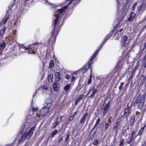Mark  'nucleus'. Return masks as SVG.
Returning <instances> with one entry per match:
<instances>
[{
  "instance_id": "nucleus-9",
  "label": "nucleus",
  "mask_w": 146,
  "mask_h": 146,
  "mask_svg": "<svg viewBox=\"0 0 146 146\" xmlns=\"http://www.w3.org/2000/svg\"><path fill=\"white\" fill-rule=\"evenodd\" d=\"M53 26L54 27L52 29V31L51 33V37L49 38L48 40L50 43H54L55 42L56 37L57 36L58 33V30L57 29L58 27H55L54 26Z\"/></svg>"
},
{
  "instance_id": "nucleus-16",
  "label": "nucleus",
  "mask_w": 146,
  "mask_h": 146,
  "mask_svg": "<svg viewBox=\"0 0 146 146\" xmlns=\"http://www.w3.org/2000/svg\"><path fill=\"white\" fill-rule=\"evenodd\" d=\"M110 107V105L109 103L106 104L105 105L103 106L102 109L103 110V115L104 116L106 113L109 109Z\"/></svg>"
},
{
  "instance_id": "nucleus-13",
  "label": "nucleus",
  "mask_w": 146,
  "mask_h": 146,
  "mask_svg": "<svg viewBox=\"0 0 146 146\" xmlns=\"http://www.w3.org/2000/svg\"><path fill=\"white\" fill-rule=\"evenodd\" d=\"M141 137L140 135H137L135 138L134 137L133 139V141L130 146H135L140 141L141 139Z\"/></svg>"
},
{
  "instance_id": "nucleus-21",
  "label": "nucleus",
  "mask_w": 146,
  "mask_h": 146,
  "mask_svg": "<svg viewBox=\"0 0 146 146\" xmlns=\"http://www.w3.org/2000/svg\"><path fill=\"white\" fill-rule=\"evenodd\" d=\"M135 15H136L135 13L132 11L130 14L129 17L127 19L128 21H133Z\"/></svg>"
},
{
  "instance_id": "nucleus-37",
  "label": "nucleus",
  "mask_w": 146,
  "mask_h": 146,
  "mask_svg": "<svg viewBox=\"0 0 146 146\" xmlns=\"http://www.w3.org/2000/svg\"><path fill=\"white\" fill-rule=\"evenodd\" d=\"M92 63H90V62L89 61L88 63L86 64L85 65L84 67H83L85 68V69H86L87 70H88L89 68L90 67V65L92 64Z\"/></svg>"
},
{
  "instance_id": "nucleus-10",
  "label": "nucleus",
  "mask_w": 146,
  "mask_h": 146,
  "mask_svg": "<svg viewBox=\"0 0 146 146\" xmlns=\"http://www.w3.org/2000/svg\"><path fill=\"white\" fill-rule=\"evenodd\" d=\"M119 8L118 6H117V15H118V19H119V21L121 22L123 19L126 12L125 11L124 9L123 8L122 9L120 12H119Z\"/></svg>"
},
{
  "instance_id": "nucleus-61",
  "label": "nucleus",
  "mask_w": 146,
  "mask_h": 146,
  "mask_svg": "<svg viewBox=\"0 0 146 146\" xmlns=\"http://www.w3.org/2000/svg\"><path fill=\"white\" fill-rule=\"evenodd\" d=\"M135 132V131H133L131 135H130V136H132V137L133 138V136Z\"/></svg>"
},
{
  "instance_id": "nucleus-8",
  "label": "nucleus",
  "mask_w": 146,
  "mask_h": 146,
  "mask_svg": "<svg viewBox=\"0 0 146 146\" xmlns=\"http://www.w3.org/2000/svg\"><path fill=\"white\" fill-rule=\"evenodd\" d=\"M146 94H143L142 95L139 96L136 100L137 104V107L139 109L142 110L145 101Z\"/></svg>"
},
{
  "instance_id": "nucleus-32",
  "label": "nucleus",
  "mask_w": 146,
  "mask_h": 146,
  "mask_svg": "<svg viewBox=\"0 0 146 146\" xmlns=\"http://www.w3.org/2000/svg\"><path fill=\"white\" fill-rule=\"evenodd\" d=\"M54 66V60H52L49 63V68L50 69H52Z\"/></svg>"
},
{
  "instance_id": "nucleus-63",
  "label": "nucleus",
  "mask_w": 146,
  "mask_h": 146,
  "mask_svg": "<svg viewBox=\"0 0 146 146\" xmlns=\"http://www.w3.org/2000/svg\"><path fill=\"white\" fill-rule=\"evenodd\" d=\"M76 113H77V112H74V115H73L72 118V119L71 120H72L73 119V118H74V117L76 115Z\"/></svg>"
},
{
  "instance_id": "nucleus-47",
  "label": "nucleus",
  "mask_w": 146,
  "mask_h": 146,
  "mask_svg": "<svg viewBox=\"0 0 146 146\" xmlns=\"http://www.w3.org/2000/svg\"><path fill=\"white\" fill-rule=\"evenodd\" d=\"M137 4V2H135L133 5L132 7V11H134L135 9V7L136 6Z\"/></svg>"
},
{
  "instance_id": "nucleus-26",
  "label": "nucleus",
  "mask_w": 146,
  "mask_h": 146,
  "mask_svg": "<svg viewBox=\"0 0 146 146\" xmlns=\"http://www.w3.org/2000/svg\"><path fill=\"white\" fill-rule=\"evenodd\" d=\"M124 111V115L125 116L129 115V113L130 108L129 107L126 108L125 109Z\"/></svg>"
},
{
  "instance_id": "nucleus-22",
  "label": "nucleus",
  "mask_w": 146,
  "mask_h": 146,
  "mask_svg": "<svg viewBox=\"0 0 146 146\" xmlns=\"http://www.w3.org/2000/svg\"><path fill=\"white\" fill-rule=\"evenodd\" d=\"M7 40H9L10 44H11L15 42L16 41V39L15 36H12L8 37L7 39Z\"/></svg>"
},
{
  "instance_id": "nucleus-14",
  "label": "nucleus",
  "mask_w": 146,
  "mask_h": 146,
  "mask_svg": "<svg viewBox=\"0 0 146 146\" xmlns=\"http://www.w3.org/2000/svg\"><path fill=\"white\" fill-rule=\"evenodd\" d=\"M40 93L42 94L47 93L48 91L50 90L49 88L47 86H42L39 88Z\"/></svg>"
},
{
  "instance_id": "nucleus-62",
  "label": "nucleus",
  "mask_w": 146,
  "mask_h": 146,
  "mask_svg": "<svg viewBox=\"0 0 146 146\" xmlns=\"http://www.w3.org/2000/svg\"><path fill=\"white\" fill-rule=\"evenodd\" d=\"M63 140V138L62 137L59 140L58 142L59 143H61V142Z\"/></svg>"
},
{
  "instance_id": "nucleus-53",
  "label": "nucleus",
  "mask_w": 146,
  "mask_h": 146,
  "mask_svg": "<svg viewBox=\"0 0 146 146\" xmlns=\"http://www.w3.org/2000/svg\"><path fill=\"white\" fill-rule=\"evenodd\" d=\"M92 81V78H90L88 80V84H89L91 83Z\"/></svg>"
},
{
  "instance_id": "nucleus-48",
  "label": "nucleus",
  "mask_w": 146,
  "mask_h": 146,
  "mask_svg": "<svg viewBox=\"0 0 146 146\" xmlns=\"http://www.w3.org/2000/svg\"><path fill=\"white\" fill-rule=\"evenodd\" d=\"M117 125H114L113 129L114 131L116 132V134H117Z\"/></svg>"
},
{
  "instance_id": "nucleus-27",
  "label": "nucleus",
  "mask_w": 146,
  "mask_h": 146,
  "mask_svg": "<svg viewBox=\"0 0 146 146\" xmlns=\"http://www.w3.org/2000/svg\"><path fill=\"white\" fill-rule=\"evenodd\" d=\"M123 62L120 61L118 62L116 66V68L117 69H121L122 67Z\"/></svg>"
},
{
  "instance_id": "nucleus-5",
  "label": "nucleus",
  "mask_w": 146,
  "mask_h": 146,
  "mask_svg": "<svg viewBox=\"0 0 146 146\" xmlns=\"http://www.w3.org/2000/svg\"><path fill=\"white\" fill-rule=\"evenodd\" d=\"M35 129V126L32 127L29 132H25L22 131L21 133H19L18 135L19 144L22 143L27 139H28L33 134V131Z\"/></svg>"
},
{
  "instance_id": "nucleus-19",
  "label": "nucleus",
  "mask_w": 146,
  "mask_h": 146,
  "mask_svg": "<svg viewBox=\"0 0 146 146\" xmlns=\"http://www.w3.org/2000/svg\"><path fill=\"white\" fill-rule=\"evenodd\" d=\"M53 90L55 91H58L59 89V83L58 82H54L53 85Z\"/></svg>"
},
{
  "instance_id": "nucleus-29",
  "label": "nucleus",
  "mask_w": 146,
  "mask_h": 146,
  "mask_svg": "<svg viewBox=\"0 0 146 146\" xmlns=\"http://www.w3.org/2000/svg\"><path fill=\"white\" fill-rule=\"evenodd\" d=\"M146 126V124L144 126H143V127H142L141 128L140 130L139 131V132L138 133V135H139L140 136L142 134L144 131V130L145 129V127Z\"/></svg>"
},
{
  "instance_id": "nucleus-25",
  "label": "nucleus",
  "mask_w": 146,
  "mask_h": 146,
  "mask_svg": "<svg viewBox=\"0 0 146 146\" xmlns=\"http://www.w3.org/2000/svg\"><path fill=\"white\" fill-rule=\"evenodd\" d=\"M56 81L59 82L60 79V73L56 72L55 73Z\"/></svg>"
},
{
  "instance_id": "nucleus-23",
  "label": "nucleus",
  "mask_w": 146,
  "mask_h": 146,
  "mask_svg": "<svg viewBox=\"0 0 146 146\" xmlns=\"http://www.w3.org/2000/svg\"><path fill=\"white\" fill-rule=\"evenodd\" d=\"M9 15L6 14V15L5 16L3 19L2 21L0 23V24L2 25L3 24H4L6 23L7 22L9 18Z\"/></svg>"
},
{
  "instance_id": "nucleus-56",
  "label": "nucleus",
  "mask_w": 146,
  "mask_h": 146,
  "mask_svg": "<svg viewBox=\"0 0 146 146\" xmlns=\"http://www.w3.org/2000/svg\"><path fill=\"white\" fill-rule=\"evenodd\" d=\"M81 70H82V72H83V73H84L86 72V71L87 70H86V69H85L83 67L82 68Z\"/></svg>"
},
{
  "instance_id": "nucleus-57",
  "label": "nucleus",
  "mask_w": 146,
  "mask_h": 146,
  "mask_svg": "<svg viewBox=\"0 0 146 146\" xmlns=\"http://www.w3.org/2000/svg\"><path fill=\"white\" fill-rule=\"evenodd\" d=\"M102 47V45H100L99 48H98L97 50L96 51L98 52V54L99 50H100Z\"/></svg>"
},
{
  "instance_id": "nucleus-41",
  "label": "nucleus",
  "mask_w": 146,
  "mask_h": 146,
  "mask_svg": "<svg viewBox=\"0 0 146 146\" xmlns=\"http://www.w3.org/2000/svg\"><path fill=\"white\" fill-rule=\"evenodd\" d=\"M58 133L57 130H55L54 131L52 132L51 137H53L56 134Z\"/></svg>"
},
{
  "instance_id": "nucleus-2",
  "label": "nucleus",
  "mask_w": 146,
  "mask_h": 146,
  "mask_svg": "<svg viewBox=\"0 0 146 146\" xmlns=\"http://www.w3.org/2000/svg\"><path fill=\"white\" fill-rule=\"evenodd\" d=\"M40 44V43H36L31 44L27 47H25L23 44L19 45V46L15 45L14 47L12 48V49L17 54L20 51L21 52L38 55L40 53V49L38 48V45Z\"/></svg>"
},
{
  "instance_id": "nucleus-60",
  "label": "nucleus",
  "mask_w": 146,
  "mask_h": 146,
  "mask_svg": "<svg viewBox=\"0 0 146 146\" xmlns=\"http://www.w3.org/2000/svg\"><path fill=\"white\" fill-rule=\"evenodd\" d=\"M72 13V12L71 11L69 13H67L66 14V15H67L68 16H70Z\"/></svg>"
},
{
  "instance_id": "nucleus-38",
  "label": "nucleus",
  "mask_w": 146,
  "mask_h": 146,
  "mask_svg": "<svg viewBox=\"0 0 146 146\" xmlns=\"http://www.w3.org/2000/svg\"><path fill=\"white\" fill-rule=\"evenodd\" d=\"M70 85L69 84H67L64 87V90L66 92H67L70 89Z\"/></svg>"
},
{
  "instance_id": "nucleus-43",
  "label": "nucleus",
  "mask_w": 146,
  "mask_h": 146,
  "mask_svg": "<svg viewBox=\"0 0 146 146\" xmlns=\"http://www.w3.org/2000/svg\"><path fill=\"white\" fill-rule=\"evenodd\" d=\"M16 1V0H14V2L11 3L9 6V9H11L13 7L14 5V3L15 1Z\"/></svg>"
},
{
  "instance_id": "nucleus-46",
  "label": "nucleus",
  "mask_w": 146,
  "mask_h": 146,
  "mask_svg": "<svg viewBox=\"0 0 146 146\" xmlns=\"http://www.w3.org/2000/svg\"><path fill=\"white\" fill-rule=\"evenodd\" d=\"M6 29L5 28L4 29L1 30L0 32V36H2L4 34Z\"/></svg>"
},
{
  "instance_id": "nucleus-12",
  "label": "nucleus",
  "mask_w": 146,
  "mask_h": 146,
  "mask_svg": "<svg viewBox=\"0 0 146 146\" xmlns=\"http://www.w3.org/2000/svg\"><path fill=\"white\" fill-rule=\"evenodd\" d=\"M146 9V1H144L142 4L138 6L137 11L142 13Z\"/></svg>"
},
{
  "instance_id": "nucleus-49",
  "label": "nucleus",
  "mask_w": 146,
  "mask_h": 146,
  "mask_svg": "<svg viewBox=\"0 0 146 146\" xmlns=\"http://www.w3.org/2000/svg\"><path fill=\"white\" fill-rule=\"evenodd\" d=\"M39 92H40V91L39 90V89L38 90H36L35 92V93L34 94L33 97V98H34V97L36 96V95Z\"/></svg>"
},
{
  "instance_id": "nucleus-6",
  "label": "nucleus",
  "mask_w": 146,
  "mask_h": 146,
  "mask_svg": "<svg viewBox=\"0 0 146 146\" xmlns=\"http://www.w3.org/2000/svg\"><path fill=\"white\" fill-rule=\"evenodd\" d=\"M116 29L115 35L118 34L119 33L118 35L120 34L121 35L122 33V32L123 29H121L120 27H119L118 25H117L115 28L112 30V31L109 34L107 35L104 37V40L105 42H106L108 40H109L111 37L112 35L113 34L115 29Z\"/></svg>"
},
{
  "instance_id": "nucleus-31",
  "label": "nucleus",
  "mask_w": 146,
  "mask_h": 146,
  "mask_svg": "<svg viewBox=\"0 0 146 146\" xmlns=\"http://www.w3.org/2000/svg\"><path fill=\"white\" fill-rule=\"evenodd\" d=\"M82 98L81 95H80L79 97L77 98L75 100V105H77L78 103L80 101Z\"/></svg>"
},
{
  "instance_id": "nucleus-34",
  "label": "nucleus",
  "mask_w": 146,
  "mask_h": 146,
  "mask_svg": "<svg viewBox=\"0 0 146 146\" xmlns=\"http://www.w3.org/2000/svg\"><path fill=\"white\" fill-rule=\"evenodd\" d=\"M101 83H100V85L101 84L102 85H105L107 82V81L106 80V78H103L102 79L100 80Z\"/></svg>"
},
{
  "instance_id": "nucleus-15",
  "label": "nucleus",
  "mask_w": 146,
  "mask_h": 146,
  "mask_svg": "<svg viewBox=\"0 0 146 146\" xmlns=\"http://www.w3.org/2000/svg\"><path fill=\"white\" fill-rule=\"evenodd\" d=\"M52 101L51 99L48 98L45 100L43 106L49 110L52 105Z\"/></svg>"
},
{
  "instance_id": "nucleus-44",
  "label": "nucleus",
  "mask_w": 146,
  "mask_h": 146,
  "mask_svg": "<svg viewBox=\"0 0 146 146\" xmlns=\"http://www.w3.org/2000/svg\"><path fill=\"white\" fill-rule=\"evenodd\" d=\"M50 43V42L49 41V40H48L47 41H46V42H44L43 43V45L44 46H49V45Z\"/></svg>"
},
{
  "instance_id": "nucleus-42",
  "label": "nucleus",
  "mask_w": 146,
  "mask_h": 146,
  "mask_svg": "<svg viewBox=\"0 0 146 146\" xmlns=\"http://www.w3.org/2000/svg\"><path fill=\"white\" fill-rule=\"evenodd\" d=\"M124 84V83L123 82H121L120 83V85L119 87V90H121L123 88V86Z\"/></svg>"
},
{
  "instance_id": "nucleus-11",
  "label": "nucleus",
  "mask_w": 146,
  "mask_h": 146,
  "mask_svg": "<svg viewBox=\"0 0 146 146\" xmlns=\"http://www.w3.org/2000/svg\"><path fill=\"white\" fill-rule=\"evenodd\" d=\"M38 107L36 108H33L32 110L30 111L29 115H31V118H36L38 116H40V120L41 119L40 115L36 113V111L38 110Z\"/></svg>"
},
{
  "instance_id": "nucleus-59",
  "label": "nucleus",
  "mask_w": 146,
  "mask_h": 146,
  "mask_svg": "<svg viewBox=\"0 0 146 146\" xmlns=\"http://www.w3.org/2000/svg\"><path fill=\"white\" fill-rule=\"evenodd\" d=\"M19 20V18H17V20L16 21V22L15 23V25H16L18 23H19V22L20 21Z\"/></svg>"
},
{
  "instance_id": "nucleus-64",
  "label": "nucleus",
  "mask_w": 146,
  "mask_h": 146,
  "mask_svg": "<svg viewBox=\"0 0 146 146\" xmlns=\"http://www.w3.org/2000/svg\"><path fill=\"white\" fill-rule=\"evenodd\" d=\"M106 42H104V40H103V42L102 43V44H101V45H102V46L103 45H104V44Z\"/></svg>"
},
{
  "instance_id": "nucleus-17",
  "label": "nucleus",
  "mask_w": 146,
  "mask_h": 146,
  "mask_svg": "<svg viewBox=\"0 0 146 146\" xmlns=\"http://www.w3.org/2000/svg\"><path fill=\"white\" fill-rule=\"evenodd\" d=\"M45 107L43 106L40 111V113L42 115L44 116L45 115L49 110L48 108H46Z\"/></svg>"
},
{
  "instance_id": "nucleus-58",
  "label": "nucleus",
  "mask_w": 146,
  "mask_h": 146,
  "mask_svg": "<svg viewBox=\"0 0 146 146\" xmlns=\"http://www.w3.org/2000/svg\"><path fill=\"white\" fill-rule=\"evenodd\" d=\"M75 77L74 76H72L71 78V82H72L74 81L75 80Z\"/></svg>"
},
{
  "instance_id": "nucleus-40",
  "label": "nucleus",
  "mask_w": 146,
  "mask_h": 146,
  "mask_svg": "<svg viewBox=\"0 0 146 146\" xmlns=\"http://www.w3.org/2000/svg\"><path fill=\"white\" fill-rule=\"evenodd\" d=\"M124 139L123 138L121 139L119 142V146H123L124 145Z\"/></svg>"
},
{
  "instance_id": "nucleus-24",
  "label": "nucleus",
  "mask_w": 146,
  "mask_h": 146,
  "mask_svg": "<svg viewBox=\"0 0 146 146\" xmlns=\"http://www.w3.org/2000/svg\"><path fill=\"white\" fill-rule=\"evenodd\" d=\"M98 54V51H95V52L93 53L92 56H91L90 60V63H92L93 62V60L95 58L96 56Z\"/></svg>"
},
{
  "instance_id": "nucleus-3",
  "label": "nucleus",
  "mask_w": 146,
  "mask_h": 146,
  "mask_svg": "<svg viewBox=\"0 0 146 146\" xmlns=\"http://www.w3.org/2000/svg\"><path fill=\"white\" fill-rule=\"evenodd\" d=\"M40 120V117L39 116H38L36 118H31V115L28 114L25 119L22 127V131L25 132V131L28 130L32 125H33L32 127L35 126V127L37 123Z\"/></svg>"
},
{
  "instance_id": "nucleus-39",
  "label": "nucleus",
  "mask_w": 146,
  "mask_h": 146,
  "mask_svg": "<svg viewBox=\"0 0 146 146\" xmlns=\"http://www.w3.org/2000/svg\"><path fill=\"white\" fill-rule=\"evenodd\" d=\"M15 140L14 141H13L12 143H9L7 144H6L4 146H15Z\"/></svg>"
},
{
  "instance_id": "nucleus-28",
  "label": "nucleus",
  "mask_w": 146,
  "mask_h": 146,
  "mask_svg": "<svg viewBox=\"0 0 146 146\" xmlns=\"http://www.w3.org/2000/svg\"><path fill=\"white\" fill-rule=\"evenodd\" d=\"M88 115V113H86L84 115H83L82 119H81L80 122V124H82L85 121L86 119V117Z\"/></svg>"
},
{
  "instance_id": "nucleus-54",
  "label": "nucleus",
  "mask_w": 146,
  "mask_h": 146,
  "mask_svg": "<svg viewBox=\"0 0 146 146\" xmlns=\"http://www.w3.org/2000/svg\"><path fill=\"white\" fill-rule=\"evenodd\" d=\"M139 62H137V63L135 66V68L134 69H135V70H137V68H138V67L139 66Z\"/></svg>"
},
{
  "instance_id": "nucleus-7",
  "label": "nucleus",
  "mask_w": 146,
  "mask_h": 146,
  "mask_svg": "<svg viewBox=\"0 0 146 146\" xmlns=\"http://www.w3.org/2000/svg\"><path fill=\"white\" fill-rule=\"evenodd\" d=\"M99 86L98 85H93L90 87L87 96L89 95V97L91 98H93L97 92L99 91Z\"/></svg>"
},
{
  "instance_id": "nucleus-33",
  "label": "nucleus",
  "mask_w": 146,
  "mask_h": 146,
  "mask_svg": "<svg viewBox=\"0 0 146 146\" xmlns=\"http://www.w3.org/2000/svg\"><path fill=\"white\" fill-rule=\"evenodd\" d=\"M5 44L4 42L2 41L0 42V48L1 49H3V50L4 48L5 47Z\"/></svg>"
},
{
  "instance_id": "nucleus-50",
  "label": "nucleus",
  "mask_w": 146,
  "mask_h": 146,
  "mask_svg": "<svg viewBox=\"0 0 146 146\" xmlns=\"http://www.w3.org/2000/svg\"><path fill=\"white\" fill-rule=\"evenodd\" d=\"M109 123H106L105 125V128L106 130H107L109 127Z\"/></svg>"
},
{
  "instance_id": "nucleus-18",
  "label": "nucleus",
  "mask_w": 146,
  "mask_h": 146,
  "mask_svg": "<svg viewBox=\"0 0 146 146\" xmlns=\"http://www.w3.org/2000/svg\"><path fill=\"white\" fill-rule=\"evenodd\" d=\"M62 116L60 115L59 117L57 118V121L53 124V127L55 128L56 126L58 125L62 121Z\"/></svg>"
},
{
  "instance_id": "nucleus-4",
  "label": "nucleus",
  "mask_w": 146,
  "mask_h": 146,
  "mask_svg": "<svg viewBox=\"0 0 146 146\" xmlns=\"http://www.w3.org/2000/svg\"><path fill=\"white\" fill-rule=\"evenodd\" d=\"M45 1V3L46 4H49L52 8L56 9L57 7L59 6L58 5H56L54 4L49 3L47 0H42ZM34 1L33 0H26L25 4L24 5V7L22 6H20L19 9L18 14H19L20 16H22L23 14L26 13L29 7L32 5L34 3Z\"/></svg>"
},
{
  "instance_id": "nucleus-36",
  "label": "nucleus",
  "mask_w": 146,
  "mask_h": 146,
  "mask_svg": "<svg viewBox=\"0 0 146 146\" xmlns=\"http://www.w3.org/2000/svg\"><path fill=\"white\" fill-rule=\"evenodd\" d=\"M133 139V138L132 136H130V135H129V138H127L126 139L127 143L128 144H130L132 141Z\"/></svg>"
},
{
  "instance_id": "nucleus-45",
  "label": "nucleus",
  "mask_w": 146,
  "mask_h": 146,
  "mask_svg": "<svg viewBox=\"0 0 146 146\" xmlns=\"http://www.w3.org/2000/svg\"><path fill=\"white\" fill-rule=\"evenodd\" d=\"M99 124V123L98 122H96V123L95 124V125L94 126V127H93V129H92V131H91V132L92 131H93L94 130V129L95 128H96L98 125Z\"/></svg>"
},
{
  "instance_id": "nucleus-30",
  "label": "nucleus",
  "mask_w": 146,
  "mask_h": 146,
  "mask_svg": "<svg viewBox=\"0 0 146 146\" xmlns=\"http://www.w3.org/2000/svg\"><path fill=\"white\" fill-rule=\"evenodd\" d=\"M53 75L52 74H49L47 78L48 81L50 82H52L53 80Z\"/></svg>"
},
{
  "instance_id": "nucleus-51",
  "label": "nucleus",
  "mask_w": 146,
  "mask_h": 146,
  "mask_svg": "<svg viewBox=\"0 0 146 146\" xmlns=\"http://www.w3.org/2000/svg\"><path fill=\"white\" fill-rule=\"evenodd\" d=\"M66 139H65V141L66 142L67 141H69V140H68V139H69V137H70V135L68 134H67L66 135Z\"/></svg>"
},
{
  "instance_id": "nucleus-20",
  "label": "nucleus",
  "mask_w": 146,
  "mask_h": 146,
  "mask_svg": "<svg viewBox=\"0 0 146 146\" xmlns=\"http://www.w3.org/2000/svg\"><path fill=\"white\" fill-rule=\"evenodd\" d=\"M127 40V37L126 36H122L121 40V46L123 47L124 46L125 43Z\"/></svg>"
},
{
  "instance_id": "nucleus-55",
  "label": "nucleus",
  "mask_w": 146,
  "mask_h": 146,
  "mask_svg": "<svg viewBox=\"0 0 146 146\" xmlns=\"http://www.w3.org/2000/svg\"><path fill=\"white\" fill-rule=\"evenodd\" d=\"M70 76L68 74H66L65 77V78H66L67 80H68L70 78Z\"/></svg>"
},
{
  "instance_id": "nucleus-1",
  "label": "nucleus",
  "mask_w": 146,
  "mask_h": 146,
  "mask_svg": "<svg viewBox=\"0 0 146 146\" xmlns=\"http://www.w3.org/2000/svg\"><path fill=\"white\" fill-rule=\"evenodd\" d=\"M81 0H66L59 5L64 7L60 9H57L56 11V14L53 17V20L52 23V26H54L55 27H58L59 20L62 14L65 12L67 10L70 9L80 3Z\"/></svg>"
},
{
  "instance_id": "nucleus-35",
  "label": "nucleus",
  "mask_w": 146,
  "mask_h": 146,
  "mask_svg": "<svg viewBox=\"0 0 146 146\" xmlns=\"http://www.w3.org/2000/svg\"><path fill=\"white\" fill-rule=\"evenodd\" d=\"M135 119V117L134 115H132L130 118V122L131 124L133 125L134 122V120Z\"/></svg>"
},
{
  "instance_id": "nucleus-52",
  "label": "nucleus",
  "mask_w": 146,
  "mask_h": 146,
  "mask_svg": "<svg viewBox=\"0 0 146 146\" xmlns=\"http://www.w3.org/2000/svg\"><path fill=\"white\" fill-rule=\"evenodd\" d=\"M123 118L122 115L119 116L116 121L120 122L122 120Z\"/></svg>"
}]
</instances>
